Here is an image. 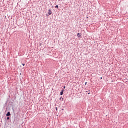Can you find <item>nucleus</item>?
Returning <instances> with one entry per match:
<instances>
[{"instance_id": "f257e3e1", "label": "nucleus", "mask_w": 128, "mask_h": 128, "mask_svg": "<svg viewBox=\"0 0 128 128\" xmlns=\"http://www.w3.org/2000/svg\"><path fill=\"white\" fill-rule=\"evenodd\" d=\"M48 14H52V10L49 9V10H48Z\"/></svg>"}, {"instance_id": "f03ea898", "label": "nucleus", "mask_w": 128, "mask_h": 128, "mask_svg": "<svg viewBox=\"0 0 128 128\" xmlns=\"http://www.w3.org/2000/svg\"><path fill=\"white\" fill-rule=\"evenodd\" d=\"M77 36H78V38H81L82 35L78 33V34H77Z\"/></svg>"}, {"instance_id": "7ed1b4c3", "label": "nucleus", "mask_w": 128, "mask_h": 128, "mask_svg": "<svg viewBox=\"0 0 128 128\" xmlns=\"http://www.w3.org/2000/svg\"><path fill=\"white\" fill-rule=\"evenodd\" d=\"M6 116H10V112H8L6 114Z\"/></svg>"}, {"instance_id": "20e7f679", "label": "nucleus", "mask_w": 128, "mask_h": 128, "mask_svg": "<svg viewBox=\"0 0 128 128\" xmlns=\"http://www.w3.org/2000/svg\"><path fill=\"white\" fill-rule=\"evenodd\" d=\"M64 90H62V92H60V96H62V94H64Z\"/></svg>"}, {"instance_id": "39448f33", "label": "nucleus", "mask_w": 128, "mask_h": 128, "mask_svg": "<svg viewBox=\"0 0 128 128\" xmlns=\"http://www.w3.org/2000/svg\"><path fill=\"white\" fill-rule=\"evenodd\" d=\"M55 8H58V6H55Z\"/></svg>"}, {"instance_id": "423d86ee", "label": "nucleus", "mask_w": 128, "mask_h": 128, "mask_svg": "<svg viewBox=\"0 0 128 128\" xmlns=\"http://www.w3.org/2000/svg\"><path fill=\"white\" fill-rule=\"evenodd\" d=\"M7 120H10V118H9V117H8V118H7Z\"/></svg>"}, {"instance_id": "0eeeda50", "label": "nucleus", "mask_w": 128, "mask_h": 128, "mask_svg": "<svg viewBox=\"0 0 128 128\" xmlns=\"http://www.w3.org/2000/svg\"><path fill=\"white\" fill-rule=\"evenodd\" d=\"M22 64L23 66H24L25 64Z\"/></svg>"}, {"instance_id": "6e6552de", "label": "nucleus", "mask_w": 128, "mask_h": 128, "mask_svg": "<svg viewBox=\"0 0 128 128\" xmlns=\"http://www.w3.org/2000/svg\"><path fill=\"white\" fill-rule=\"evenodd\" d=\"M64 88H66V86H64Z\"/></svg>"}, {"instance_id": "1a4fd4ad", "label": "nucleus", "mask_w": 128, "mask_h": 128, "mask_svg": "<svg viewBox=\"0 0 128 128\" xmlns=\"http://www.w3.org/2000/svg\"><path fill=\"white\" fill-rule=\"evenodd\" d=\"M86 84H87V82H86L85 84H86Z\"/></svg>"}, {"instance_id": "9d476101", "label": "nucleus", "mask_w": 128, "mask_h": 128, "mask_svg": "<svg viewBox=\"0 0 128 128\" xmlns=\"http://www.w3.org/2000/svg\"><path fill=\"white\" fill-rule=\"evenodd\" d=\"M102 78L101 77V78H100V79L102 80Z\"/></svg>"}, {"instance_id": "9b49d317", "label": "nucleus", "mask_w": 128, "mask_h": 128, "mask_svg": "<svg viewBox=\"0 0 128 128\" xmlns=\"http://www.w3.org/2000/svg\"><path fill=\"white\" fill-rule=\"evenodd\" d=\"M40 46H42V44H40Z\"/></svg>"}]
</instances>
